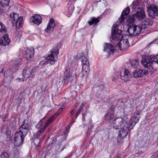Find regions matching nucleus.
<instances>
[{"instance_id":"603ef678","label":"nucleus","mask_w":158,"mask_h":158,"mask_svg":"<svg viewBox=\"0 0 158 158\" xmlns=\"http://www.w3.org/2000/svg\"><path fill=\"white\" fill-rule=\"evenodd\" d=\"M85 52H86V54H85V55L87 56L88 54V51H87V50H85Z\"/></svg>"},{"instance_id":"72a5a7b5","label":"nucleus","mask_w":158,"mask_h":158,"mask_svg":"<svg viewBox=\"0 0 158 158\" xmlns=\"http://www.w3.org/2000/svg\"><path fill=\"white\" fill-rule=\"evenodd\" d=\"M131 63L132 66L136 67L138 65L139 62L137 60H134L132 61L131 62Z\"/></svg>"},{"instance_id":"20e7f679","label":"nucleus","mask_w":158,"mask_h":158,"mask_svg":"<svg viewBox=\"0 0 158 158\" xmlns=\"http://www.w3.org/2000/svg\"><path fill=\"white\" fill-rule=\"evenodd\" d=\"M130 120L131 119L129 120L128 118L124 120L122 118H114V120L112 123L111 125L114 129L117 130L119 127L120 128H122L123 126L127 125Z\"/></svg>"},{"instance_id":"8fccbe9b","label":"nucleus","mask_w":158,"mask_h":158,"mask_svg":"<svg viewBox=\"0 0 158 158\" xmlns=\"http://www.w3.org/2000/svg\"><path fill=\"white\" fill-rule=\"evenodd\" d=\"M40 127L38 124H37L36 126H35V127L37 128H40Z\"/></svg>"},{"instance_id":"dca6fc26","label":"nucleus","mask_w":158,"mask_h":158,"mask_svg":"<svg viewBox=\"0 0 158 158\" xmlns=\"http://www.w3.org/2000/svg\"><path fill=\"white\" fill-rule=\"evenodd\" d=\"M148 72L145 70L139 69L133 72V76L135 78L139 77L148 74Z\"/></svg>"},{"instance_id":"c9c22d12","label":"nucleus","mask_w":158,"mask_h":158,"mask_svg":"<svg viewBox=\"0 0 158 158\" xmlns=\"http://www.w3.org/2000/svg\"><path fill=\"white\" fill-rule=\"evenodd\" d=\"M40 140L38 139H36L34 140V143L36 146H38L40 145Z\"/></svg>"},{"instance_id":"ea45409f","label":"nucleus","mask_w":158,"mask_h":158,"mask_svg":"<svg viewBox=\"0 0 158 158\" xmlns=\"http://www.w3.org/2000/svg\"><path fill=\"white\" fill-rule=\"evenodd\" d=\"M86 104V103L85 102H84L81 104V105L79 107V109L82 110L83 108L84 107V106H85V105Z\"/></svg>"},{"instance_id":"79ce46f5","label":"nucleus","mask_w":158,"mask_h":158,"mask_svg":"<svg viewBox=\"0 0 158 158\" xmlns=\"http://www.w3.org/2000/svg\"><path fill=\"white\" fill-rule=\"evenodd\" d=\"M73 12V10H70V11H69L68 13L67 14V15L68 17H70L72 15Z\"/></svg>"},{"instance_id":"6ab92c4d","label":"nucleus","mask_w":158,"mask_h":158,"mask_svg":"<svg viewBox=\"0 0 158 158\" xmlns=\"http://www.w3.org/2000/svg\"><path fill=\"white\" fill-rule=\"evenodd\" d=\"M130 7L133 12L136 11L142 8L140 7V2L138 1H134L131 5Z\"/></svg>"},{"instance_id":"09e8293b","label":"nucleus","mask_w":158,"mask_h":158,"mask_svg":"<svg viewBox=\"0 0 158 158\" xmlns=\"http://www.w3.org/2000/svg\"><path fill=\"white\" fill-rule=\"evenodd\" d=\"M69 1L71 3H73L75 2V0H69Z\"/></svg>"},{"instance_id":"5fc2aeb1","label":"nucleus","mask_w":158,"mask_h":158,"mask_svg":"<svg viewBox=\"0 0 158 158\" xmlns=\"http://www.w3.org/2000/svg\"><path fill=\"white\" fill-rule=\"evenodd\" d=\"M74 112L73 111V110L71 112V113L72 114H73V113Z\"/></svg>"},{"instance_id":"864d4df0","label":"nucleus","mask_w":158,"mask_h":158,"mask_svg":"<svg viewBox=\"0 0 158 158\" xmlns=\"http://www.w3.org/2000/svg\"><path fill=\"white\" fill-rule=\"evenodd\" d=\"M78 104H77L75 106L76 107H77L78 106Z\"/></svg>"},{"instance_id":"58836bf2","label":"nucleus","mask_w":158,"mask_h":158,"mask_svg":"<svg viewBox=\"0 0 158 158\" xmlns=\"http://www.w3.org/2000/svg\"><path fill=\"white\" fill-rule=\"evenodd\" d=\"M10 0H4L3 1V4L6 6L8 5Z\"/></svg>"},{"instance_id":"4c0bfd02","label":"nucleus","mask_w":158,"mask_h":158,"mask_svg":"<svg viewBox=\"0 0 158 158\" xmlns=\"http://www.w3.org/2000/svg\"><path fill=\"white\" fill-rule=\"evenodd\" d=\"M8 155L6 153H4L2 154L1 155L0 158H8Z\"/></svg>"},{"instance_id":"5701e85b","label":"nucleus","mask_w":158,"mask_h":158,"mask_svg":"<svg viewBox=\"0 0 158 158\" xmlns=\"http://www.w3.org/2000/svg\"><path fill=\"white\" fill-rule=\"evenodd\" d=\"M153 23L152 21L149 19L146 18L142 22V25L144 26L145 28L148 27L149 26L151 25Z\"/></svg>"},{"instance_id":"37998d69","label":"nucleus","mask_w":158,"mask_h":158,"mask_svg":"<svg viewBox=\"0 0 158 158\" xmlns=\"http://www.w3.org/2000/svg\"><path fill=\"white\" fill-rule=\"evenodd\" d=\"M47 63L46 62H45L44 61H40V63L39 64L40 65H43L44 64H47Z\"/></svg>"},{"instance_id":"412c9836","label":"nucleus","mask_w":158,"mask_h":158,"mask_svg":"<svg viewBox=\"0 0 158 158\" xmlns=\"http://www.w3.org/2000/svg\"><path fill=\"white\" fill-rule=\"evenodd\" d=\"M105 119L109 123H112L114 120V115L112 113H108L105 116Z\"/></svg>"},{"instance_id":"6e6d98bb","label":"nucleus","mask_w":158,"mask_h":158,"mask_svg":"<svg viewBox=\"0 0 158 158\" xmlns=\"http://www.w3.org/2000/svg\"><path fill=\"white\" fill-rule=\"evenodd\" d=\"M74 122V121H72V122H71V125Z\"/></svg>"},{"instance_id":"a19ab883","label":"nucleus","mask_w":158,"mask_h":158,"mask_svg":"<svg viewBox=\"0 0 158 158\" xmlns=\"http://www.w3.org/2000/svg\"><path fill=\"white\" fill-rule=\"evenodd\" d=\"M81 110L79 109H78L77 110V111L76 113V117L79 115V114L81 112Z\"/></svg>"},{"instance_id":"2f4dec72","label":"nucleus","mask_w":158,"mask_h":158,"mask_svg":"<svg viewBox=\"0 0 158 158\" xmlns=\"http://www.w3.org/2000/svg\"><path fill=\"white\" fill-rule=\"evenodd\" d=\"M21 36V32L18 29H16L15 34V38L17 39H19Z\"/></svg>"},{"instance_id":"3c124183","label":"nucleus","mask_w":158,"mask_h":158,"mask_svg":"<svg viewBox=\"0 0 158 158\" xmlns=\"http://www.w3.org/2000/svg\"><path fill=\"white\" fill-rule=\"evenodd\" d=\"M3 73H4V69H2V71L1 72H0V74H2Z\"/></svg>"},{"instance_id":"39448f33","label":"nucleus","mask_w":158,"mask_h":158,"mask_svg":"<svg viewBox=\"0 0 158 158\" xmlns=\"http://www.w3.org/2000/svg\"><path fill=\"white\" fill-rule=\"evenodd\" d=\"M130 11V9L129 7L125 8L122 13L120 17L119 18L115 24L113 25L112 27H118L123 22L124 19Z\"/></svg>"},{"instance_id":"a211bd4d","label":"nucleus","mask_w":158,"mask_h":158,"mask_svg":"<svg viewBox=\"0 0 158 158\" xmlns=\"http://www.w3.org/2000/svg\"><path fill=\"white\" fill-rule=\"evenodd\" d=\"M104 51L109 53V55L114 52V48L113 46L109 43L106 44L104 47Z\"/></svg>"},{"instance_id":"bb28decb","label":"nucleus","mask_w":158,"mask_h":158,"mask_svg":"<svg viewBox=\"0 0 158 158\" xmlns=\"http://www.w3.org/2000/svg\"><path fill=\"white\" fill-rule=\"evenodd\" d=\"M104 86L102 85L100 86H97L95 88L96 92L99 94H100L102 93L103 92V89Z\"/></svg>"},{"instance_id":"aec40b11","label":"nucleus","mask_w":158,"mask_h":158,"mask_svg":"<svg viewBox=\"0 0 158 158\" xmlns=\"http://www.w3.org/2000/svg\"><path fill=\"white\" fill-rule=\"evenodd\" d=\"M62 109H59L57 112L55 114L52 116L51 118H50L47 122L45 124V126L43 127L45 129L46 128L47 126L52 122L53 119H55L59 115V114L62 111Z\"/></svg>"},{"instance_id":"f257e3e1","label":"nucleus","mask_w":158,"mask_h":158,"mask_svg":"<svg viewBox=\"0 0 158 158\" xmlns=\"http://www.w3.org/2000/svg\"><path fill=\"white\" fill-rule=\"evenodd\" d=\"M122 31L118 29V27H112L111 31V37L113 39H115L119 41L116 47L120 50H125L129 47V42L127 39H123Z\"/></svg>"},{"instance_id":"423d86ee","label":"nucleus","mask_w":158,"mask_h":158,"mask_svg":"<svg viewBox=\"0 0 158 158\" xmlns=\"http://www.w3.org/2000/svg\"><path fill=\"white\" fill-rule=\"evenodd\" d=\"M10 16L11 20L14 24H15L16 28H20L23 23V17H19V15L16 13L10 14Z\"/></svg>"},{"instance_id":"c756f323","label":"nucleus","mask_w":158,"mask_h":158,"mask_svg":"<svg viewBox=\"0 0 158 158\" xmlns=\"http://www.w3.org/2000/svg\"><path fill=\"white\" fill-rule=\"evenodd\" d=\"M89 65H82V71L89 73Z\"/></svg>"},{"instance_id":"13d9d810","label":"nucleus","mask_w":158,"mask_h":158,"mask_svg":"<svg viewBox=\"0 0 158 158\" xmlns=\"http://www.w3.org/2000/svg\"><path fill=\"white\" fill-rule=\"evenodd\" d=\"M1 22H0V25H1ZM2 26L1 25H0V27H1V28L2 27Z\"/></svg>"},{"instance_id":"c85d7f7f","label":"nucleus","mask_w":158,"mask_h":158,"mask_svg":"<svg viewBox=\"0 0 158 158\" xmlns=\"http://www.w3.org/2000/svg\"><path fill=\"white\" fill-rule=\"evenodd\" d=\"M88 73L81 71L79 74V76L81 80H84L87 76Z\"/></svg>"},{"instance_id":"1a4fd4ad","label":"nucleus","mask_w":158,"mask_h":158,"mask_svg":"<svg viewBox=\"0 0 158 158\" xmlns=\"http://www.w3.org/2000/svg\"><path fill=\"white\" fill-rule=\"evenodd\" d=\"M148 13L150 17L155 18L158 15V8L156 5L151 6L148 8Z\"/></svg>"},{"instance_id":"6e6552de","label":"nucleus","mask_w":158,"mask_h":158,"mask_svg":"<svg viewBox=\"0 0 158 158\" xmlns=\"http://www.w3.org/2000/svg\"><path fill=\"white\" fill-rule=\"evenodd\" d=\"M59 53L58 49L52 51L51 53L46 57V59L48 62L52 64H54L57 58V55Z\"/></svg>"},{"instance_id":"4be33fe9","label":"nucleus","mask_w":158,"mask_h":158,"mask_svg":"<svg viewBox=\"0 0 158 158\" xmlns=\"http://www.w3.org/2000/svg\"><path fill=\"white\" fill-rule=\"evenodd\" d=\"M10 42V40L8 37V35H5L2 37L1 40V44L6 46L8 45Z\"/></svg>"},{"instance_id":"bf43d9fd","label":"nucleus","mask_w":158,"mask_h":158,"mask_svg":"<svg viewBox=\"0 0 158 158\" xmlns=\"http://www.w3.org/2000/svg\"><path fill=\"white\" fill-rule=\"evenodd\" d=\"M156 158H158V155H157V157H156Z\"/></svg>"},{"instance_id":"f03ea898","label":"nucleus","mask_w":158,"mask_h":158,"mask_svg":"<svg viewBox=\"0 0 158 158\" xmlns=\"http://www.w3.org/2000/svg\"><path fill=\"white\" fill-rule=\"evenodd\" d=\"M29 124L28 121L25 119L23 123L19 128V131L15 133L14 136V145L19 146L23 143L25 137L27 134L28 130Z\"/></svg>"},{"instance_id":"49530a36","label":"nucleus","mask_w":158,"mask_h":158,"mask_svg":"<svg viewBox=\"0 0 158 158\" xmlns=\"http://www.w3.org/2000/svg\"><path fill=\"white\" fill-rule=\"evenodd\" d=\"M43 123V121H42V120H40L38 124L40 127L41 126Z\"/></svg>"},{"instance_id":"e433bc0d","label":"nucleus","mask_w":158,"mask_h":158,"mask_svg":"<svg viewBox=\"0 0 158 158\" xmlns=\"http://www.w3.org/2000/svg\"><path fill=\"white\" fill-rule=\"evenodd\" d=\"M37 69L36 67H34L32 69L31 71H30V74L31 75V77L36 72Z\"/></svg>"},{"instance_id":"9b49d317","label":"nucleus","mask_w":158,"mask_h":158,"mask_svg":"<svg viewBox=\"0 0 158 158\" xmlns=\"http://www.w3.org/2000/svg\"><path fill=\"white\" fill-rule=\"evenodd\" d=\"M68 73L65 74L64 77V81L65 83H67L71 82L73 77L76 76V73L75 71H69Z\"/></svg>"},{"instance_id":"473e14b6","label":"nucleus","mask_w":158,"mask_h":158,"mask_svg":"<svg viewBox=\"0 0 158 158\" xmlns=\"http://www.w3.org/2000/svg\"><path fill=\"white\" fill-rule=\"evenodd\" d=\"M53 72V68L51 66L48 67L45 70V72L47 74L49 73H52Z\"/></svg>"},{"instance_id":"7c9ffc66","label":"nucleus","mask_w":158,"mask_h":158,"mask_svg":"<svg viewBox=\"0 0 158 158\" xmlns=\"http://www.w3.org/2000/svg\"><path fill=\"white\" fill-rule=\"evenodd\" d=\"M82 65H89L88 59L85 57H82L81 60Z\"/></svg>"},{"instance_id":"2eb2a0df","label":"nucleus","mask_w":158,"mask_h":158,"mask_svg":"<svg viewBox=\"0 0 158 158\" xmlns=\"http://www.w3.org/2000/svg\"><path fill=\"white\" fill-rule=\"evenodd\" d=\"M24 54L27 60H30L34 54V50L33 49L27 48L24 52Z\"/></svg>"},{"instance_id":"f8f14e48","label":"nucleus","mask_w":158,"mask_h":158,"mask_svg":"<svg viewBox=\"0 0 158 158\" xmlns=\"http://www.w3.org/2000/svg\"><path fill=\"white\" fill-rule=\"evenodd\" d=\"M30 70L28 68H26L23 71V78H18L16 80L19 81H24V79L26 80L27 79L31 77V75L30 74Z\"/></svg>"},{"instance_id":"7ed1b4c3","label":"nucleus","mask_w":158,"mask_h":158,"mask_svg":"<svg viewBox=\"0 0 158 158\" xmlns=\"http://www.w3.org/2000/svg\"><path fill=\"white\" fill-rule=\"evenodd\" d=\"M140 118V116L138 113L134 114V118L131 119V120L129 121L127 125L123 126V128H120L118 137L117 138V141L118 142L121 141L123 138L126 137L128 134V131L132 129L136 123L138 121Z\"/></svg>"},{"instance_id":"b1692460","label":"nucleus","mask_w":158,"mask_h":158,"mask_svg":"<svg viewBox=\"0 0 158 158\" xmlns=\"http://www.w3.org/2000/svg\"><path fill=\"white\" fill-rule=\"evenodd\" d=\"M21 60L20 59H15L14 60L13 63L12 64V68L13 69H15V70H17V65L20 62Z\"/></svg>"},{"instance_id":"4468645a","label":"nucleus","mask_w":158,"mask_h":158,"mask_svg":"<svg viewBox=\"0 0 158 158\" xmlns=\"http://www.w3.org/2000/svg\"><path fill=\"white\" fill-rule=\"evenodd\" d=\"M135 13L134 15V16L139 20L143 19L145 16L144 9L142 8L139 9V10L135 11Z\"/></svg>"},{"instance_id":"052dcab7","label":"nucleus","mask_w":158,"mask_h":158,"mask_svg":"<svg viewBox=\"0 0 158 158\" xmlns=\"http://www.w3.org/2000/svg\"><path fill=\"white\" fill-rule=\"evenodd\" d=\"M66 71H67V70L66 69Z\"/></svg>"},{"instance_id":"4d7b16f0","label":"nucleus","mask_w":158,"mask_h":158,"mask_svg":"<svg viewBox=\"0 0 158 158\" xmlns=\"http://www.w3.org/2000/svg\"><path fill=\"white\" fill-rule=\"evenodd\" d=\"M46 117H44V118H43L41 120H42V121H43V120Z\"/></svg>"},{"instance_id":"f3484780","label":"nucleus","mask_w":158,"mask_h":158,"mask_svg":"<svg viewBox=\"0 0 158 158\" xmlns=\"http://www.w3.org/2000/svg\"><path fill=\"white\" fill-rule=\"evenodd\" d=\"M31 20L32 22L39 25L41 22V17L39 15H34L31 17Z\"/></svg>"},{"instance_id":"ddd939ff","label":"nucleus","mask_w":158,"mask_h":158,"mask_svg":"<svg viewBox=\"0 0 158 158\" xmlns=\"http://www.w3.org/2000/svg\"><path fill=\"white\" fill-rule=\"evenodd\" d=\"M55 26V23L53 19H50L49 21L48 24L45 30V32L47 33H50L53 30Z\"/></svg>"},{"instance_id":"a18cd8bd","label":"nucleus","mask_w":158,"mask_h":158,"mask_svg":"<svg viewBox=\"0 0 158 158\" xmlns=\"http://www.w3.org/2000/svg\"><path fill=\"white\" fill-rule=\"evenodd\" d=\"M43 123V121H42V120H40L38 124L40 127L41 126Z\"/></svg>"},{"instance_id":"de8ad7c7","label":"nucleus","mask_w":158,"mask_h":158,"mask_svg":"<svg viewBox=\"0 0 158 158\" xmlns=\"http://www.w3.org/2000/svg\"><path fill=\"white\" fill-rule=\"evenodd\" d=\"M92 127V126L90 125L88 127V133L89 132V131H90L89 129H91Z\"/></svg>"},{"instance_id":"a878e982","label":"nucleus","mask_w":158,"mask_h":158,"mask_svg":"<svg viewBox=\"0 0 158 158\" xmlns=\"http://www.w3.org/2000/svg\"><path fill=\"white\" fill-rule=\"evenodd\" d=\"M45 129L43 127H42L34 135V137L35 138H38L42 133L43 132Z\"/></svg>"},{"instance_id":"c03bdc74","label":"nucleus","mask_w":158,"mask_h":158,"mask_svg":"<svg viewBox=\"0 0 158 158\" xmlns=\"http://www.w3.org/2000/svg\"><path fill=\"white\" fill-rule=\"evenodd\" d=\"M71 123H70L68 126V127H67V128H66V131H68L69 129H70V127H71Z\"/></svg>"},{"instance_id":"f704fd0d","label":"nucleus","mask_w":158,"mask_h":158,"mask_svg":"<svg viewBox=\"0 0 158 158\" xmlns=\"http://www.w3.org/2000/svg\"><path fill=\"white\" fill-rule=\"evenodd\" d=\"M118 79V74L117 73H115L114 74L112 78V80L115 81Z\"/></svg>"},{"instance_id":"cd10ccee","label":"nucleus","mask_w":158,"mask_h":158,"mask_svg":"<svg viewBox=\"0 0 158 158\" xmlns=\"http://www.w3.org/2000/svg\"><path fill=\"white\" fill-rule=\"evenodd\" d=\"M99 22V20L98 18H93L91 19L90 21H88V23L90 25L93 24H96Z\"/></svg>"},{"instance_id":"0eeeda50","label":"nucleus","mask_w":158,"mask_h":158,"mask_svg":"<svg viewBox=\"0 0 158 158\" xmlns=\"http://www.w3.org/2000/svg\"><path fill=\"white\" fill-rule=\"evenodd\" d=\"M141 26L134 25L128 28L127 31V35L128 36H135L139 34L141 30Z\"/></svg>"},{"instance_id":"393cba45","label":"nucleus","mask_w":158,"mask_h":158,"mask_svg":"<svg viewBox=\"0 0 158 158\" xmlns=\"http://www.w3.org/2000/svg\"><path fill=\"white\" fill-rule=\"evenodd\" d=\"M134 17H135L134 15L128 17L126 22L127 25L129 26L133 23L134 22Z\"/></svg>"},{"instance_id":"9d476101","label":"nucleus","mask_w":158,"mask_h":158,"mask_svg":"<svg viewBox=\"0 0 158 158\" xmlns=\"http://www.w3.org/2000/svg\"><path fill=\"white\" fill-rule=\"evenodd\" d=\"M120 75L121 79L125 81H129L131 78V75L127 69H124L121 71Z\"/></svg>"}]
</instances>
